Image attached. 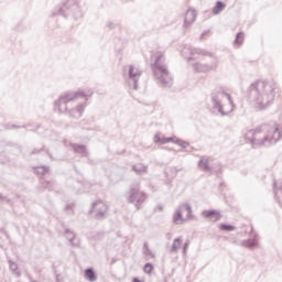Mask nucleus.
<instances>
[{
    "instance_id": "4468645a",
    "label": "nucleus",
    "mask_w": 282,
    "mask_h": 282,
    "mask_svg": "<svg viewBox=\"0 0 282 282\" xmlns=\"http://www.w3.org/2000/svg\"><path fill=\"white\" fill-rule=\"evenodd\" d=\"M134 171H138L139 173L141 172V171H147V167H144V166H142V164H137L135 166H134Z\"/></svg>"
},
{
    "instance_id": "f257e3e1",
    "label": "nucleus",
    "mask_w": 282,
    "mask_h": 282,
    "mask_svg": "<svg viewBox=\"0 0 282 282\" xmlns=\"http://www.w3.org/2000/svg\"><path fill=\"white\" fill-rule=\"evenodd\" d=\"M191 217H193V209L191 208V205L184 204L174 214L173 220L174 224H184V221H188Z\"/></svg>"
},
{
    "instance_id": "1a4fd4ad",
    "label": "nucleus",
    "mask_w": 282,
    "mask_h": 282,
    "mask_svg": "<svg viewBox=\"0 0 282 282\" xmlns=\"http://www.w3.org/2000/svg\"><path fill=\"white\" fill-rule=\"evenodd\" d=\"M171 141H173V139H166L160 135L155 137V142H159L160 144H166V142H171Z\"/></svg>"
},
{
    "instance_id": "39448f33",
    "label": "nucleus",
    "mask_w": 282,
    "mask_h": 282,
    "mask_svg": "<svg viewBox=\"0 0 282 282\" xmlns=\"http://www.w3.org/2000/svg\"><path fill=\"white\" fill-rule=\"evenodd\" d=\"M196 19H197V13L195 12V10L193 9L187 10L185 14V23L187 25H191V23H195Z\"/></svg>"
},
{
    "instance_id": "9b49d317",
    "label": "nucleus",
    "mask_w": 282,
    "mask_h": 282,
    "mask_svg": "<svg viewBox=\"0 0 282 282\" xmlns=\"http://www.w3.org/2000/svg\"><path fill=\"white\" fill-rule=\"evenodd\" d=\"M235 43L241 45L243 43V33H238Z\"/></svg>"
},
{
    "instance_id": "dca6fc26",
    "label": "nucleus",
    "mask_w": 282,
    "mask_h": 282,
    "mask_svg": "<svg viewBox=\"0 0 282 282\" xmlns=\"http://www.w3.org/2000/svg\"><path fill=\"white\" fill-rule=\"evenodd\" d=\"M132 282H142L140 279H138V278H134L133 280H132Z\"/></svg>"
},
{
    "instance_id": "0eeeda50",
    "label": "nucleus",
    "mask_w": 282,
    "mask_h": 282,
    "mask_svg": "<svg viewBox=\"0 0 282 282\" xmlns=\"http://www.w3.org/2000/svg\"><path fill=\"white\" fill-rule=\"evenodd\" d=\"M224 8H226V4H224V2H217L215 8L213 9V13L219 14V12L224 10Z\"/></svg>"
},
{
    "instance_id": "9d476101",
    "label": "nucleus",
    "mask_w": 282,
    "mask_h": 282,
    "mask_svg": "<svg viewBox=\"0 0 282 282\" xmlns=\"http://www.w3.org/2000/svg\"><path fill=\"white\" fill-rule=\"evenodd\" d=\"M220 230H225L226 232H232L235 230V226L231 225H220L219 226Z\"/></svg>"
},
{
    "instance_id": "ddd939ff",
    "label": "nucleus",
    "mask_w": 282,
    "mask_h": 282,
    "mask_svg": "<svg viewBox=\"0 0 282 282\" xmlns=\"http://www.w3.org/2000/svg\"><path fill=\"white\" fill-rule=\"evenodd\" d=\"M200 169L208 171V161H200Z\"/></svg>"
},
{
    "instance_id": "2eb2a0df",
    "label": "nucleus",
    "mask_w": 282,
    "mask_h": 282,
    "mask_svg": "<svg viewBox=\"0 0 282 282\" xmlns=\"http://www.w3.org/2000/svg\"><path fill=\"white\" fill-rule=\"evenodd\" d=\"M95 206H102L104 207V210H107V204H105L104 202H97L95 203Z\"/></svg>"
},
{
    "instance_id": "f03ea898",
    "label": "nucleus",
    "mask_w": 282,
    "mask_h": 282,
    "mask_svg": "<svg viewBox=\"0 0 282 282\" xmlns=\"http://www.w3.org/2000/svg\"><path fill=\"white\" fill-rule=\"evenodd\" d=\"M203 217L208 221H219L221 219V213L215 209H206L203 212Z\"/></svg>"
},
{
    "instance_id": "423d86ee",
    "label": "nucleus",
    "mask_w": 282,
    "mask_h": 282,
    "mask_svg": "<svg viewBox=\"0 0 282 282\" xmlns=\"http://www.w3.org/2000/svg\"><path fill=\"white\" fill-rule=\"evenodd\" d=\"M85 276L86 279H88V281H91V282L96 281V273L91 269H87L85 271Z\"/></svg>"
},
{
    "instance_id": "7ed1b4c3",
    "label": "nucleus",
    "mask_w": 282,
    "mask_h": 282,
    "mask_svg": "<svg viewBox=\"0 0 282 282\" xmlns=\"http://www.w3.org/2000/svg\"><path fill=\"white\" fill-rule=\"evenodd\" d=\"M181 248H183V252H184V254H186V250L188 248V242H184V241H182L181 238H177L172 243L171 252H177V250H180Z\"/></svg>"
},
{
    "instance_id": "f3484780",
    "label": "nucleus",
    "mask_w": 282,
    "mask_h": 282,
    "mask_svg": "<svg viewBox=\"0 0 282 282\" xmlns=\"http://www.w3.org/2000/svg\"><path fill=\"white\" fill-rule=\"evenodd\" d=\"M138 195H140V193H135V194H134V196H138Z\"/></svg>"
},
{
    "instance_id": "6e6552de",
    "label": "nucleus",
    "mask_w": 282,
    "mask_h": 282,
    "mask_svg": "<svg viewBox=\"0 0 282 282\" xmlns=\"http://www.w3.org/2000/svg\"><path fill=\"white\" fill-rule=\"evenodd\" d=\"M130 76L132 78H137V76H140V69H138V67L130 66Z\"/></svg>"
},
{
    "instance_id": "20e7f679",
    "label": "nucleus",
    "mask_w": 282,
    "mask_h": 282,
    "mask_svg": "<svg viewBox=\"0 0 282 282\" xmlns=\"http://www.w3.org/2000/svg\"><path fill=\"white\" fill-rule=\"evenodd\" d=\"M152 58L155 63L158 72H161V74H164L166 76V74H169V72L166 70V66L158 65V63H160V58H162V54L161 53H155Z\"/></svg>"
},
{
    "instance_id": "f8f14e48",
    "label": "nucleus",
    "mask_w": 282,
    "mask_h": 282,
    "mask_svg": "<svg viewBox=\"0 0 282 282\" xmlns=\"http://www.w3.org/2000/svg\"><path fill=\"white\" fill-rule=\"evenodd\" d=\"M143 270L147 274H151V272H153V264H145Z\"/></svg>"
}]
</instances>
